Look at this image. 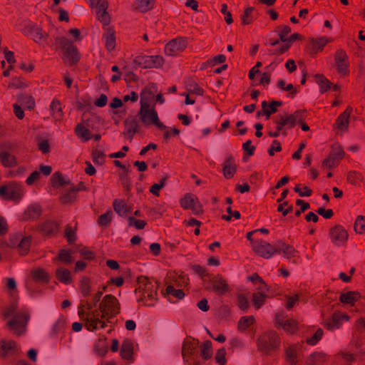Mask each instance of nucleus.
<instances>
[{
  "mask_svg": "<svg viewBox=\"0 0 365 365\" xmlns=\"http://www.w3.org/2000/svg\"><path fill=\"white\" fill-rule=\"evenodd\" d=\"M120 305L117 298L112 294H106L99 304L100 319L109 320L120 313Z\"/></svg>",
  "mask_w": 365,
  "mask_h": 365,
  "instance_id": "nucleus-5",
  "label": "nucleus"
},
{
  "mask_svg": "<svg viewBox=\"0 0 365 365\" xmlns=\"http://www.w3.org/2000/svg\"><path fill=\"white\" fill-rule=\"evenodd\" d=\"M41 231L46 235H53L58 231V224L55 222L47 220L41 225Z\"/></svg>",
  "mask_w": 365,
  "mask_h": 365,
  "instance_id": "nucleus-36",
  "label": "nucleus"
},
{
  "mask_svg": "<svg viewBox=\"0 0 365 365\" xmlns=\"http://www.w3.org/2000/svg\"><path fill=\"white\" fill-rule=\"evenodd\" d=\"M41 207L39 204H31L24 211L22 220L24 221L35 220L41 215Z\"/></svg>",
  "mask_w": 365,
  "mask_h": 365,
  "instance_id": "nucleus-21",
  "label": "nucleus"
},
{
  "mask_svg": "<svg viewBox=\"0 0 365 365\" xmlns=\"http://www.w3.org/2000/svg\"><path fill=\"white\" fill-rule=\"evenodd\" d=\"M329 237L334 245L342 246L348 239V233L341 225H336L330 229Z\"/></svg>",
  "mask_w": 365,
  "mask_h": 365,
  "instance_id": "nucleus-15",
  "label": "nucleus"
},
{
  "mask_svg": "<svg viewBox=\"0 0 365 365\" xmlns=\"http://www.w3.org/2000/svg\"><path fill=\"white\" fill-rule=\"evenodd\" d=\"M51 180L52 182V186L56 188L59 187H64L66 185L71 186L72 185L70 180L64 178L59 172L53 173L51 176Z\"/></svg>",
  "mask_w": 365,
  "mask_h": 365,
  "instance_id": "nucleus-30",
  "label": "nucleus"
},
{
  "mask_svg": "<svg viewBox=\"0 0 365 365\" xmlns=\"http://www.w3.org/2000/svg\"><path fill=\"white\" fill-rule=\"evenodd\" d=\"M76 199V192L71 186L68 190H64L61 196L60 197V201L62 204L72 203Z\"/></svg>",
  "mask_w": 365,
  "mask_h": 365,
  "instance_id": "nucleus-37",
  "label": "nucleus"
},
{
  "mask_svg": "<svg viewBox=\"0 0 365 365\" xmlns=\"http://www.w3.org/2000/svg\"><path fill=\"white\" fill-rule=\"evenodd\" d=\"M252 250L256 254L264 259H269L276 254L275 247L261 240L252 242Z\"/></svg>",
  "mask_w": 365,
  "mask_h": 365,
  "instance_id": "nucleus-11",
  "label": "nucleus"
},
{
  "mask_svg": "<svg viewBox=\"0 0 365 365\" xmlns=\"http://www.w3.org/2000/svg\"><path fill=\"white\" fill-rule=\"evenodd\" d=\"M354 230L358 233L365 232V219L363 216L359 215L357 217L354 224Z\"/></svg>",
  "mask_w": 365,
  "mask_h": 365,
  "instance_id": "nucleus-61",
  "label": "nucleus"
},
{
  "mask_svg": "<svg viewBox=\"0 0 365 365\" xmlns=\"http://www.w3.org/2000/svg\"><path fill=\"white\" fill-rule=\"evenodd\" d=\"M17 99L21 105L24 107L29 109H33L34 108L35 102L32 96L26 94H21L18 96Z\"/></svg>",
  "mask_w": 365,
  "mask_h": 365,
  "instance_id": "nucleus-45",
  "label": "nucleus"
},
{
  "mask_svg": "<svg viewBox=\"0 0 365 365\" xmlns=\"http://www.w3.org/2000/svg\"><path fill=\"white\" fill-rule=\"evenodd\" d=\"M266 297V294L262 292H255L252 294L253 304L257 309L264 304Z\"/></svg>",
  "mask_w": 365,
  "mask_h": 365,
  "instance_id": "nucleus-51",
  "label": "nucleus"
},
{
  "mask_svg": "<svg viewBox=\"0 0 365 365\" xmlns=\"http://www.w3.org/2000/svg\"><path fill=\"white\" fill-rule=\"evenodd\" d=\"M282 329L290 334L294 333L297 329V323L292 319H287L282 326Z\"/></svg>",
  "mask_w": 365,
  "mask_h": 365,
  "instance_id": "nucleus-54",
  "label": "nucleus"
},
{
  "mask_svg": "<svg viewBox=\"0 0 365 365\" xmlns=\"http://www.w3.org/2000/svg\"><path fill=\"white\" fill-rule=\"evenodd\" d=\"M31 245V237H23L18 245L19 252L21 255H25L29 252Z\"/></svg>",
  "mask_w": 365,
  "mask_h": 365,
  "instance_id": "nucleus-47",
  "label": "nucleus"
},
{
  "mask_svg": "<svg viewBox=\"0 0 365 365\" xmlns=\"http://www.w3.org/2000/svg\"><path fill=\"white\" fill-rule=\"evenodd\" d=\"M237 305L239 308L245 312L250 307V303L247 298L242 294H240L237 296Z\"/></svg>",
  "mask_w": 365,
  "mask_h": 365,
  "instance_id": "nucleus-60",
  "label": "nucleus"
},
{
  "mask_svg": "<svg viewBox=\"0 0 365 365\" xmlns=\"http://www.w3.org/2000/svg\"><path fill=\"white\" fill-rule=\"evenodd\" d=\"M145 91L141 93L140 108L138 111V115L143 124L145 126L150 125H156L160 130H165L168 128L159 120L158 113L154 108H150V105L143 101V95Z\"/></svg>",
  "mask_w": 365,
  "mask_h": 365,
  "instance_id": "nucleus-4",
  "label": "nucleus"
},
{
  "mask_svg": "<svg viewBox=\"0 0 365 365\" xmlns=\"http://www.w3.org/2000/svg\"><path fill=\"white\" fill-rule=\"evenodd\" d=\"M114 211L120 216H125L128 212H131L130 207L120 199H115L113 202Z\"/></svg>",
  "mask_w": 365,
  "mask_h": 365,
  "instance_id": "nucleus-29",
  "label": "nucleus"
},
{
  "mask_svg": "<svg viewBox=\"0 0 365 365\" xmlns=\"http://www.w3.org/2000/svg\"><path fill=\"white\" fill-rule=\"evenodd\" d=\"M279 337L274 331H269L257 339L258 349L266 355H269L275 351L279 347Z\"/></svg>",
  "mask_w": 365,
  "mask_h": 365,
  "instance_id": "nucleus-6",
  "label": "nucleus"
},
{
  "mask_svg": "<svg viewBox=\"0 0 365 365\" xmlns=\"http://www.w3.org/2000/svg\"><path fill=\"white\" fill-rule=\"evenodd\" d=\"M361 298V294L356 291H349L341 293L339 297V301L343 304L353 305Z\"/></svg>",
  "mask_w": 365,
  "mask_h": 365,
  "instance_id": "nucleus-26",
  "label": "nucleus"
},
{
  "mask_svg": "<svg viewBox=\"0 0 365 365\" xmlns=\"http://www.w3.org/2000/svg\"><path fill=\"white\" fill-rule=\"evenodd\" d=\"M199 341L192 339L185 340L182 348V356L185 362L188 365H201L199 359L198 347Z\"/></svg>",
  "mask_w": 365,
  "mask_h": 365,
  "instance_id": "nucleus-7",
  "label": "nucleus"
},
{
  "mask_svg": "<svg viewBox=\"0 0 365 365\" xmlns=\"http://www.w3.org/2000/svg\"><path fill=\"white\" fill-rule=\"evenodd\" d=\"M208 283L210 286H206L205 289L212 290L220 296L225 294L230 290L226 280L220 274L214 276Z\"/></svg>",
  "mask_w": 365,
  "mask_h": 365,
  "instance_id": "nucleus-12",
  "label": "nucleus"
},
{
  "mask_svg": "<svg viewBox=\"0 0 365 365\" xmlns=\"http://www.w3.org/2000/svg\"><path fill=\"white\" fill-rule=\"evenodd\" d=\"M326 360V355L322 352H314L309 356L307 359V365H317L323 363Z\"/></svg>",
  "mask_w": 365,
  "mask_h": 365,
  "instance_id": "nucleus-41",
  "label": "nucleus"
},
{
  "mask_svg": "<svg viewBox=\"0 0 365 365\" xmlns=\"http://www.w3.org/2000/svg\"><path fill=\"white\" fill-rule=\"evenodd\" d=\"M276 253H283L284 257L289 259L294 257L297 250L291 245L279 240L275 245Z\"/></svg>",
  "mask_w": 365,
  "mask_h": 365,
  "instance_id": "nucleus-23",
  "label": "nucleus"
},
{
  "mask_svg": "<svg viewBox=\"0 0 365 365\" xmlns=\"http://www.w3.org/2000/svg\"><path fill=\"white\" fill-rule=\"evenodd\" d=\"M56 277L58 280L65 284H69L72 282L70 271L63 267H59L56 269Z\"/></svg>",
  "mask_w": 365,
  "mask_h": 365,
  "instance_id": "nucleus-35",
  "label": "nucleus"
},
{
  "mask_svg": "<svg viewBox=\"0 0 365 365\" xmlns=\"http://www.w3.org/2000/svg\"><path fill=\"white\" fill-rule=\"evenodd\" d=\"M344 157V152L341 145L335 144L332 146L331 150L327 158L322 162V166L328 168L336 167L339 160Z\"/></svg>",
  "mask_w": 365,
  "mask_h": 365,
  "instance_id": "nucleus-13",
  "label": "nucleus"
},
{
  "mask_svg": "<svg viewBox=\"0 0 365 365\" xmlns=\"http://www.w3.org/2000/svg\"><path fill=\"white\" fill-rule=\"evenodd\" d=\"M314 78L320 87L321 93L326 92L330 88L331 83L323 75L316 74Z\"/></svg>",
  "mask_w": 365,
  "mask_h": 365,
  "instance_id": "nucleus-46",
  "label": "nucleus"
},
{
  "mask_svg": "<svg viewBox=\"0 0 365 365\" xmlns=\"http://www.w3.org/2000/svg\"><path fill=\"white\" fill-rule=\"evenodd\" d=\"M0 161L2 165L6 168H12L17 165L16 157L5 150L0 152Z\"/></svg>",
  "mask_w": 365,
  "mask_h": 365,
  "instance_id": "nucleus-27",
  "label": "nucleus"
},
{
  "mask_svg": "<svg viewBox=\"0 0 365 365\" xmlns=\"http://www.w3.org/2000/svg\"><path fill=\"white\" fill-rule=\"evenodd\" d=\"M89 127V123L86 122V125L80 123L78 124L75 128L76 134L84 142L88 141L91 138V133L88 128Z\"/></svg>",
  "mask_w": 365,
  "mask_h": 365,
  "instance_id": "nucleus-28",
  "label": "nucleus"
},
{
  "mask_svg": "<svg viewBox=\"0 0 365 365\" xmlns=\"http://www.w3.org/2000/svg\"><path fill=\"white\" fill-rule=\"evenodd\" d=\"M32 277L36 282L48 283L50 279L49 274L41 268L36 269L32 272Z\"/></svg>",
  "mask_w": 365,
  "mask_h": 365,
  "instance_id": "nucleus-39",
  "label": "nucleus"
},
{
  "mask_svg": "<svg viewBox=\"0 0 365 365\" xmlns=\"http://www.w3.org/2000/svg\"><path fill=\"white\" fill-rule=\"evenodd\" d=\"M334 59L338 72L341 75L348 74L349 64L347 63L348 56L346 53L342 49L337 50L334 56Z\"/></svg>",
  "mask_w": 365,
  "mask_h": 365,
  "instance_id": "nucleus-18",
  "label": "nucleus"
},
{
  "mask_svg": "<svg viewBox=\"0 0 365 365\" xmlns=\"http://www.w3.org/2000/svg\"><path fill=\"white\" fill-rule=\"evenodd\" d=\"M108 3H102L98 9H97V18L105 26L110 23V16L106 11Z\"/></svg>",
  "mask_w": 365,
  "mask_h": 365,
  "instance_id": "nucleus-34",
  "label": "nucleus"
},
{
  "mask_svg": "<svg viewBox=\"0 0 365 365\" xmlns=\"http://www.w3.org/2000/svg\"><path fill=\"white\" fill-rule=\"evenodd\" d=\"M50 108L52 115L56 118H61L63 115L61 106L59 101L53 100L51 103Z\"/></svg>",
  "mask_w": 365,
  "mask_h": 365,
  "instance_id": "nucleus-52",
  "label": "nucleus"
},
{
  "mask_svg": "<svg viewBox=\"0 0 365 365\" xmlns=\"http://www.w3.org/2000/svg\"><path fill=\"white\" fill-rule=\"evenodd\" d=\"M277 86L285 91L289 92V96L294 98L297 93V90L292 83L286 85L285 81L280 79L277 81Z\"/></svg>",
  "mask_w": 365,
  "mask_h": 365,
  "instance_id": "nucleus-44",
  "label": "nucleus"
},
{
  "mask_svg": "<svg viewBox=\"0 0 365 365\" xmlns=\"http://www.w3.org/2000/svg\"><path fill=\"white\" fill-rule=\"evenodd\" d=\"M286 359L291 365H296L297 363V354L296 349L291 347L287 348L286 350Z\"/></svg>",
  "mask_w": 365,
  "mask_h": 365,
  "instance_id": "nucleus-53",
  "label": "nucleus"
},
{
  "mask_svg": "<svg viewBox=\"0 0 365 365\" xmlns=\"http://www.w3.org/2000/svg\"><path fill=\"white\" fill-rule=\"evenodd\" d=\"M129 172V170H126V171H123L119 175L121 185L124 187L125 192H126L130 191L131 186V180L128 175Z\"/></svg>",
  "mask_w": 365,
  "mask_h": 365,
  "instance_id": "nucleus-49",
  "label": "nucleus"
},
{
  "mask_svg": "<svg viewBox=\"0 0 365 365\" xmlns=\"http://www.w3.org/2000/svg\"><path fill=\"white\" fill-rule=\"evenodd\" d=\"M158 286L148 280L147 277L138 278V287L135 292L141 297L138 302H144L145 305L152 307L157 302Z\"/></svg>",
  "mask_w": 365,
  "mask_h": 365,
  "instance_id": "nucleus-3",
  "label": "nucleus"
},
{
  "mask_svg": "<svg viewBox=\"0 0 365 365\" xmlns=\"http://www.w3.org/2000/svg\"><path fill=\"white\" fill-rule=\"evenodd\" d=\"M57 258L66 264H70L73 261L71 253L67 250H61Z\"/></svg>",
  "mask_w": 365,
  "mask_h": 365,
  "instance_id": "nucleus-57",
  "label": "nucleus"
},
{
  "mask_svg": "<svg viewBox=\"0 0 365 365\" xmlns=\"http://www.w3.org/2000/svg\"><path fill=\"white\" fill-rule=\"evenodd\" d=\"M65 237L67 239V241L69 244H73L75 242L76 240V233L74 230H73L72 227L67 225L65 230Z\"/></svg>",
  "mask_w": 365,
  "mask_h": 365,
  "instance_id": "nucleus-64",
  "label": "nucleus"
},
{
  "mask_svg": "<svg viewBox=\"0 0 365 365\" xmlns=\"http://www.w3.org/2000/svg\"><path fill=\"white\" fill-rule=\"evenodd\" d=\"M223 175L227 179L232 178L237 170V166L232 155L228 156L223 163Z\"/></svg>",
  "mask_w": 365,
  "mask_h": 365,
  "instance_id": "nucleus-24",
  "label": "nucleus"
},
{
  "mask_svg": "<svg viewBox=\"0 0 365 365\" xmlns=\"http://www.w3.org/2000/svg\"><path fill=\"white\" fill-rule=\"evenodd\" d=\"M133 62L143 68H159L163 64V58L160 56H138Z\"/></svg>",
  "mask_w": 365,
  "mask_h": 365,
  "instance_id": "nucleus-10",
  "label": "nucleus"
},
{
  "mask_svg": "<svg viewBox=\"0 0 365 365\" xmlns=\"http://www.w3.org/2000/svg\"><path fill=\"white\" fill-rule=\"evenodd\" d=\"M278 118H280L281 120L284 123V126L287 128H292L296 125V123L294 122L291 114L286 113L285 115H279Z\"/></svg>",
  "mask_w": 365,
  "mask_h": 365,
  "instance_id": "nucleus-59",
  "label": "nucleus"
},
{
  "mask_svg": "<svg viewBox=\"0 0 365 365\" xmlns=\"http://www.w3.org/2000/svg\"><path fill=\"white\" fill-rule=\"evenodd\" d=\"M102 295V292H97L91 301L86 300L85 304H81L78 308V314L85 321V327L90 331L103 329L106 326V322L100 319V309H92L100 302Z\"/></svg>",
  "mask_w": 365,
  "mask_h": 365,
  "instance_id": "nucleus-1",
  "label": "nucleus"
},
{
  "mask_svg": "<svg viewBox=\"0 0 365 365\" xmlns=\"http://www.w3.org/2000/svg\"><path fill=\"white\" fill-rule=\"evenodd\" d=\"M180 205L184 209L192 210L195 215H200L203 212L202 205L198 198L192 194H186L185 197L180 200Z\"/></svg>",
  "mask_w": 365,
  "mask_h": 365,
  "instance_id": "nucleus-14",
  "label": "nucleus"
},
{
  "mask_svg": "<svg viewBox=\"0 0 365 365\" xmlns=\"http://www.w3.org/2000/svg\"><path fill=\"white\" fill-rule=\"evenodd\" d=\"M22 195L21 185L16 182L10 183L8 186L0 187V197L3 199L19 200Z\"/></svg>",
  "mask_w": 365,
  "mask_h": 365,
  "instance_id": "nucleus-9",
  "label": "nucleus"
},
{
  "mask_svg": "<svg viewBox=\"0 0 365 365\" xmlns=\"http://www.w3.org/2000/svg\"><path fill=\"white\" fill-rule=\"evenodd\" d=\"M155 0H138L134 4L135 9L140 12H146L153 8Z\"/></svg>",
  "mask_w": 365,
  "mask_h": 365,
  "instance_id": "nucleus-38",
  "label": "nucleus"
},
{
  "mask_svg": "<svg viewBox=\"0 0 365 365\" xmlns=\"http://www.w3.org/2000/svg\"><path fill=\"white\" fill-rule=\"evenodd\" d=\"M103 39L108 51H111L115 47V31L113 28L108 27L103 34Z\"/></svg>",
  "mask_w": 365,
  "mask_h": 365,
  "instance_id": "nucleus-25",
  "label": "nucleus"
},
{
  "mask_svg": "<svg viewBox=\"0 0 365 365\" xmlns=\"http://www.w3.org/2000/svg\"><path fill=\"white\" fill-rule=\"evenodd\" d=\"M33 34L30 36L34 41L38 44L46 43L48 38V35L46 32L43 31L42 29L39 26H36L33 30Z\"/></svg>",
  "mask_w": 365,
  "mask_h": 365,
  "instance_id": "nucleus-32",
  "label": "nucleus"
},
{
  "mask_svg": "<svg viewBox=\"0 0 365 365\" xmlns=\"http://www.w3.org/2000/svg\"><path fill=\"white\" fill-rule=\"evenodd\" d=\"M324 331L321 328H318L315 333L310 337L307 338L306 341L309 345H315L322 339Z\"/></svg>",
  "mask_w": 365,
  "mask_h": 365,
  "instance_id": "nucleus-55",
  "label": "nucleus"
},
{
  "mask_svg": "<svg viewBox=\"0 0 365 365\" xmlns=\"http://www.w3.org/2000/svg\"><path fill=\"white\" fill-rule=\"evenodd\" d=\"M282 105V101H271L270 104L268 105L266 101H263L262 103V113L263 115H265L267 116V118H269L270 115L272 113H274L277 112V107L281 106Z\"/></svg>",
  "mask_w": 365,
  "mask_h": 365,
  "instance_id": "nucleus-31",
  "label": "nucleus"
},
{
  "mask_svg": "<svg viewBox=\"0 0 365 365\" xmlns=\"http://www.w3.org/2000/svg\"><path fill=\"white\" fill-rule=\"evenodd\" d=\"M133 351V345L130 340L125 339L123 341L121 349H120V356L123 359L129 360L132 358Z\"/></svg>",
  "mask_w": 365,
  "mask_h": 365,
  "instance_id": "nucleus-33",
  "label": "nucleus"
},
{
  "mask_svg": "<svg viewBox=\"0 0 365 365\" xmlns=\"http://www.w3.org/2000/svg\"><path fill=\"white\" fill-rule=\"evenodd\" d=\"M125 126V135H128L130 138L138 132L140 128V120L136 115H129L124 122Z\"/></svg>",
  "mask_w": 365,
  "mask_h": 365,
  "instance_id": "nucleus-19",
  "label": "nucleus"
},
{
  "mask_svg": "<svg viewBox=\"0 0 365 365\" xmlns=\"http://www.w3.org/2000/svg\"><path fill=\"white\" fill-rule=\"evenodd\" d=\"M55 41L58 47L63 50L64 56L71 65L76 64L80 60L77 48L68 38L63 36H57Z\"/></svg>",
  "mask_w": 365,
  "mask_h": 365,
  "instance_id": "nucleus-8",
  "label": "nucleus"
},
{
  "mask_svg": "<svg viewBox=\"0 0 365 365\" xmlns=\"http://www.w3.org/2000/svg\"><path fill=\"white\" fill-rule=\"evenodd\" d=\"M324 309L322 311L323 317H324ZM344 319L348 320L349 317L346 314L336 312L332 314L331 318H324V326L328 330L334 331L341 327Z\"/></svg>",
  "mask_w": 365,
  "mask_h": 365,
  "instance_id": "nucleus-16",
  "label": "nucleus"
},
{
  "mask_svg": "<svg viewBox=\"0 0 365 365\" xmlns=\"http://www.w3.org/2000/svg\"><path fill=\"white\" fill-rule=\"evenodd\" d=\"M255 319L253 316L242 317L238 322V329L240 331H244L248 329L255 322Z\"/></svg>",
  "mask_w": 365,
  "mask_h": 365,
  "instance_id": "nucleus-43",
  "label": "nucleus"
},
{
  "mask_svg": "<svg viewBox=\"0 0 365 365\" xmlns=\"http://www.w3.org/2000/svg\"><path fill=\"white\" fill-rule=\"evenodd\" d=\"M212 354V342L210 340H207L201 346V351L199 356H202L205 361L211 358Z\"/></svg>",
  "mask_w": 365,
  "mask_h": 365,
  "instance_id": "nucleus-42",
  "label": "nucleus"
},
{
  "mask_svg": "<svg viewBox=\"0 0 365 365\" xmlns=\"http://www.w3.org/2000/svg\"><path fill=\"white\" fill-rule=\"evenodd\" d=\"M112 217L113 212L111 210H108L106 213L99 216L98 223L101 227H106L110 225Z\"/></svg>",
  "mask_w": 365,
  "mask_h": 365,
  "instance_id": "nucleus-50",
  "label": "nucleus"
},
{
  "mask_svg": "<svg viewBox=\"0 0 365 365\" xmlns=\"http://www.w3.org/2000/svg\"><path fill=\"white\" fill-rule=\"evenodd\" d=\"M17 351V344L14 341H0V356L2 358L15 355Z\"/></svg>",
  "mask_w": 365,
  "mask_h": 365,
  "instance_id": "nucleus-20",
  "label": "nucleus"
},
{
  "mask_svg": "<svg viewBox=\"0 0 365 365\" xmlns=\"http://www.w3.org/2000/svg\"><path fill=\"white\" fill-rule=\"evenodd\" d=\"M128 221L130 227L134 226L138 230L143 229L146 225L145 221L137 220L133 217H128Z\"/></svg>",
  "mask_w": 365,
  "mask_h": 365,
  "instance_id": "nucleus-63",
  "label": "nucleus"
},
{
  "mask_svg": "<svg viewBox=\"0 0 365 365\" xmlns=\"http://www.w3.org/2000/svg\"><path fill=\"white\" fill-rule=\"evenodd\" d=\"M187 47V40L177 38L169 41L165 46V53L168 56H175Z\"/></svg>",
  "mask_w": 365,
  "mask_h": 365,
  "instance_id": "nucleus-17",
  "label": "nucleus"
},
{
  "mask_svg": "<svg viewBox=\"0 0 365 365\" xmlns=\"http://www.w3.org/2000/svg\"><path fill=\"white\" fill-rule=\"evenodd\" d=\"M105 340L106 337L102 336V338H100L98 342L95 344V349L100 356H104L108 351V348L104 344Z\"/></svg>",
  "mask_w": 365,
  "mask_h": 365,
  "instance_id": "nucleus-58",
  "label": "nucleus"
},
{
  "mask_svg": "<svg viewBox=\"0 0 365 365\" xmlns=\"http://www.w3.org/2000/svg\"><path fill=\"white\" fill-rule=\"evenodd\" d=\"M352 112V108L348 107L341 114L336 118L335 126L340 130H346L349 123V117Z\"/></svg>",
  "mask_w": 365,
  "mask_h": 365,
  "instance_id": "nucleus-22",
  "label": "nucleus"
},
{
  "mask_svg": "<svg viewBox=\"0 0 365 365\" xmlns=\"http://www.w3.org/2000/svg\"><path fill=\"white\" fill-rule=\"evenodd\" d=\"M255 10L254 7H247L244 13L241 15L242 24L243 25H247L253 21V12Z\"/></svg>",
  "mask_w": 365,
  "mask_h": 365,
  "instance_id": "nucleus-48",
  "label": "nucleus"
},
{
  "mask_svg": "<svg viewBox=\"0 0 365 365\" xmlns=\"http://www.w3.org/2000/svg\"><path fill=\"white\" fill-rule=\"evenodd\" d=\"M2 314L4 318L12 317V319L8 321L6 325L14 334L21 336L25 333L26 327L29 320L28 311L25 309L18 310L17 304L14 302L5 308Z\"/></svg>",
  "mask_w": 365,
  "mask_h": 365,
  "instance_id": "nucleus-2",
  "label": "nucleus"
},
{
  "mask_svg": "<svg viewBox=\"0 0 365 365\" xmlns=\"http://www.w3.org/2000/svg\"><path fill=\"white\" fill-rule=\"evenodd\" d=\"M165 292L168 295H172L178 299H181L185 297V293L182 289H176L173 285H168Z\"/></svg>",
  "mask_w": 365,
  "mask_h": 365,
  "instance_id": "nucleus-56",
  "label": "nucleus"
},
{
  "mask_svg": "<svg viewBox=\"0 0 365 365\" xmlns=\"http://www.w3.org/2000/svg\"><path fill=\"white\" fill-rule=\"evenodd\" d=\"M79 289L81 294L86 297H88L91 292V281L87 277H83L80 281Z\"/></svg>",
  "mask_w": 365,
  "mask_h": 365,
  "instance_id": "nucleus-40",
  "label": "nucleus"
},
{
  "mask_svg": "<svg viewBox=\"0 0 365 365\" xmlns=\"http://www.w3.org/2000/svg\"><path fill=\"white\" fill-rule=\"evenodd\" d=\"M307 111L305 110H297L294 113H292L291 115L292 116L294 122L296 124L302 123L306 117Z\"/></svg>",
  "mask_w": 365,
  "mask_h": 365,
  "instance_id": "nucleus-62",
  "label": "nucleus"
}]
</instances>
